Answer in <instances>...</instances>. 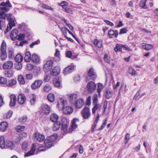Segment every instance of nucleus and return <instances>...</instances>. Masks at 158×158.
Here are the masks:
<instances>
[{"label":"nucleus","instance_id":"7c9ffc66","mask_svg":"<svg viewBox=\"0 0 158 158\" xmlns=\"http://www.w3.org/2000/svg\"><path fill=\"white\" fill-rule=\"evenodd\" d=\"M4 137L3 136L0 137V148L3 149L5 147Z\"/></svg>","mask_w":158,"mask_h":158},{"label":"nucleus","instance_id":"393cba45","mask_svg":"<svg viewBox=\"0 0 158 158\" xmlns=\"http://www.w3.org/2000/svg\"><path fill=\"white\" fill-rule=\"evenodd\" d=\"M141 46L143 49L147 50H150L153 48V46L151 44H146L144 43H142L141 44Z\"/></svg>","mask_w":158,"mask_h":158},{"label":"nucleus","instance_id":"dca6fc26","mask_svg":"<svg viewBox=\"0 0 158 158\" xmlns=\"http://www.w3.org/2000/svg\"><path fill=\"white\" fill-rule=\"evenodd\" d=\"M63 113L65 114H70L73 111V108L69 106H67L64 107L62 109Z\"/></svg>","mask_w":158,"mask_h":158},{"label":"nucleus","instance_id":"4be33fe9","mask_svg":"<svg viewBox=\"0 0 158 158\" xmlns=\"http://www.w3.org/2000/svg\"><path fill=\"white\" fill-rule=\"evenodd\" d=\"M60 69L58 67H54L52 71L51 72V74L53 76H55L58 75L60 73Z\"/></svg>","mask_w":158,"mask_h":158},{"label":"nucleus","instance_id":"9d476101","mask_svg":"<svg viewBox=\"0 0 158 158\" xmlns=\"http://www.w3.org/2000/svg\"><path fill=\"white\" fill-rule=\"evenodd\" d=\"M13 62L11 61H8L4 63L2 65L4 69H10L13 67Z\"/></svg>","mask_w":158,"mask_h":158},{"label":"nucleus","instance_id":"20e7f679","mask_svg":"<svg viewBox=\"0 0 158 158\" xmlns=\"http://www.w3.org/2000/svg\"><path fill=\"white\" fill-rule=\"evenodd\" d=\"M96 88V85L92 81H90L87 84V89L89 93H93Z\"/></svg>","mask_w":158,"mask_h":158},{"label":"nucleus","instance_id":"8fccbe9b","mask_svg":"<svg viewBox=\"0 0 158 158\" xmlns=\"http://www.w3.org/2000/svg\"><path fill=\"white\" fill-rule=\"evenodd\" d=\"M146 2V0H142L140 6L141 8L144 9L147 8V6L145 5Z\"/></svg>","mask_w":158,"mask_h":158},{"label":"nucleus","instance_id":"6e6552de","mask_svg":"<svg viewBox=\"0 0 158 158\" xmlns=\"http://www.w3.org/2000/svg\"><path fill=\"white\" fill-rule=\"evenodd\" d=\"M81 115L83 118L85 119L89 118L90 115L89 108L86 107H85L82 111Z\"/></svg>","mask_w":158,"mask_h":158},{"label":"nucleus","instance_id":"864d4df0","mask_svg":"<svg viewBox=\"0 0 158 158\" xmlns=\"http://www.w3.org/2000/svg\"><path fill=\"white\" fill-rule=\"evenodd\" d=\"M107 119H104V122H103L102 126L100 127L99 128H98L97 130L98 131H100V130H102L105 127V126H106V125L107 123Z\"/></svg>","mask_w":158,"mask_h":158},{"label":"nucleus","instance_id":"338daca9","mask_svg":"<svg viewBox=\"0 0 158 158\" xmlns=\"http://www.w3.org/2000/svg\"><path fill=\"white\" fill-rule=\"evenodd\" d=\"M22 67V66L21 64L17 63L15 65V69L17 70H19L21 69Z\"/></svg>","mask_w":158,"mask_h":158},{"label":"nucleus","instance_id":"58836bf2","mask_svg":"<svg viewBox=\"0 0 158 158\" xmlns=\"http://www.w3.org/2000/svg\"><path fill=\"white\" fill-rule=\"evenodd\" d=\"M15 60L18 63L21 62L23 60V57L20 54H18L15 56Z\"/></svg>","mask_w":158,"mask_h":158},{"label":"nucleus","instance_id":"c03bdc74","mask_svg":"<svg viewBox=\"0 0 158 158\" xmlns=\"http://www.w3.org/2000/svg\"><path fill=\"white\" fill-rule=\"evenodd\" d=\"M6 44L4 41L2 43L1 47V51H6Z\"/></svg>","mask_w":158,"mask_h":158},{"label":"nucleus","instance_id":"ea45409f","mask_svg":"<svg viewBox=\"0 0 158 158\" xmlns=\"http://www.w3.org/2000/svg\"><path fill=\"white\" fill-rule=\"evenodd\" d=\"M8 56L11 59L13 58L14 57V50L12 48H10L8 49Z\"/></svg>","mask_w":158,"mask_h":158},{"label":"nucleus","instance_id":"bf43d9fd","mask_svg":"<svg viewBox=\"0 0 158 158\" xmlns=\"http://www.w3.org/2000/svg\"><path fill=\"white\" fill-rule=\"evenodd\" d=\"M58 5L62 7L63 8H64V7L65 6H67L68 5V3L65 1H63L61 3H59Z\"/></svg>","mask_w":158,"mask_h":158},{"label":"nucleus","instance_id":"49530a36","mask_svg":"<svg viewBox=\"0 0 158 158\" xmlns=\"http://www.w3.org/2000/svg\"><path fill=\"white\" fill-rule=\"evenodd\" d=\"M41 7L46 10H50L52 11L54 10V8L51 7L50 6L46 4H43L41 6Z\"/></svg>","mask_w":158,"mask_h":158},{"label":"nucleus","instance_id":"603ef678","mask_svg":"<svg viewBox=\"0 0 158 158\" xmlns=\"http://www.w3.org/2000/svg\"><path fill=\"white\" fill-rule=\"evenodd\" d=\"M8 21L9 27V30H11L13 27H14L15 26V24L13 19Z\"/></svg>","mask_w":158,"mask_h":158},{"label":"nucleus","instance_id":"c756f323","mask_svg":"<svg viewBox=\"0 0 158 158\" xmlns=\"http://www.w3.org/2000/svg\"><path fill=\"white\" fill-rule=\"evenodd\" d=\"M122 44H116L114 48V50L116 52H121L122 51Z\"/></svg>","mask_w":158,"mask_h":158},{"label":"nucleus","instance_id":"e2e57ef3","mask_svg":"<svg viewBox=\"0 0 158 158\" xmlns=\"http://www.w3.org/2000/svg\"><path fill=\"white\" fill-rule=\"evenodd\" d=\"M12 14L9 13V14H6V17L7 20L9 21L13 19L12 18Z\"/></svg>","mask_w":158,"mask_h":158},{"label":"nucleus","instance_id":"a211bd4d","mask_svg":"<svg viewBox=\"0 0 158 158\" xmlns=\"http://www.w3.org/2000/svg\"><path fill=\"white\" fill-rule=\"evenodd\" d=\"M35 144H33L31 149L27 153L24 155L25 156H29L34 154L35 150Z\"/></svg>","mask_w":158,"mask_h":158},{"label":"nucleus","instance_id":"cd10ccee","mask_svg":"<svg viewBox=\"0 0 158 158\" xmlns=\"http://www.w3.org/2000/svg\"><path fill=\"white\" fill-rule=\"evenodd\" d=\"M94 44V45L99 48H101L102 46L103 42L102 40H98V39L95 40Z\"/></svg>","mask_w":158,"mask_h":158},{"label":"nucleus","instance_id":"39448f33","mask_svg":"<svg viewBox=\"0 0 158 158\" xmlns=\"http://www.w3.org/2000/svg\"><path fill=\"white\" fill-rule=\"evenodd\" d=\"M33 137L35 141L41 142L44 141L45 139L44 136L39 133L37 132L33 134Z\"/></svg>","mask_w":158,"mask_h":158},{"label":"nucleus","instance_id":"e433bc0d","mask_svg":"<svg viewBox=\"0 0 158 158\" xmlns=\"http://www.w3.org/2000/svg\"><path fill=\"white\" fill-rule=\"evenodd\" d=\"M30 102L31 105L34 104L36 99V96L34 94H32L31 95L30 97Z\"/></svg>","mask_w":158,"mask_h":158},{"label":"nucleus","instance_id":"6ab92c4d","mask_svg":"<svg viewBox=\"0 0 158 158\" xmlns=\"http://www.w3.org/2000/svg\"><path fill=\"white\" fill-rule=\"evenodd\" d=\"M18 31L17 29H14L12 30L11 32L10 37L11 39L13 40H14L18 37Z\"/></svg>","mask_w":158,"mask_h":158},{"label":"nucleus","instance_id":"3c124183","mask_svg":"<svg viewBox=\"0 0 158 158\" xmlns=\"http://www.w3.org/2000/svg\"><path fill=\"white\" fill-rule=\"evenodd\" d=\"M5 74L6 77H9L13 76V73L11 71H7L5 72Z\"/></svg>","mask_w":158,"mask_h":158},{"label":"nucleus","instance_id":"423d86ee","mask_svg":"<svg viewBox=\"0 0 158 158\" xmlns=\"http://www.w3.org/2000/svg\"><path fill=\"white\" fill-rule=\"evenodd\" d=\"M41 108L42 112L46 115H48L51 111L50 106L46 104H42L41 106Z\"/></svg>","mask_w":158,"mask_h":158},{"label":"nucleus","instance_id":"f257e3e1","mask_svg":"<svg viewBox=\"0 0 158 158\" xmlns=\"http://www.w3.org/2000/svg\"><path fill=\"white\" fill-rule=\"evenodd\" d=\"M0 6H2V7H0L1 11L4 13V17L1 18V19H2L5 20L6 19V14L5 11L7 12L9 10L10 8L12 7V5L10 3L9 0H7L6 2H2L0 3Z\"/></svg>","mask_w":158,"mask_h":158},{"label":"nucleus","instance_id":"4c0bfd02","mask_svg":"<svg viewBox=\"0 0 158 158\" xmlns=\"http://www.w3.org/2000/svg\"><path fill=\"white\" fill-rule=\"evenodd\" d=\"M48 100L51 102H53L55 100V96L52 93L49 94L47 97Z\"/></svg>","mask_w":158,"mask_h":158},{"label":"nucleus","instance_id":"2eb2a0df","mask_svg":"<svg viewBox=\"0 0 158 158\" xmlns=\"http://www.w3.org/2000/svg\"><path fill=\"white\" fill-rule=\"evenodd\" d=\"M26 100V98L24 94H21L18 95V102L20 104H23Z\"/></svg>","mask_w":158,"mask_h":158},{"label":"nucleus","instance_id":"72a5a7b5","mask_svg":"<svg viewBox=\"0 0 158 158\" xmlns=\"http://www.w3.org/2000/svg\"><path fill=\"white\" fill-rule=\"evenodd\" d=\"M60 123L59 122L55 123L53 126L52 129L54 131H56L59 129L60 127Z\"/></svg>","mask_w":158,"mask_h":158},{"label":"nucleus","instance_id":"1a4fd4ad","mask_svg":"<svg viewBox=\"0 0 158 158\" xmlns=\"http://www.w3.org/2000/svg\"><path fill=\"white\" fill-rule=\"evenodd\" d=\"M79 123V120L78 118H74L73 120L71 127L69 129V131L72 132L77 127V124Z\"/></svg>","mask_w":158,"mask_h":158},{"label":"nucleus","instance_id":"473e14b6","mask_svg":"<svg viewBox=\"0 0 158 158\" xmlns=\"http://www.w3.org/2000/svg\"><path fill=\"white\" fill-rule=\"evenodd\" d=\"M61 126H69V120L65 118H63L61 119Z\"/></svg>","mask_w":158,"mask_h":158},{"label":"nucleus","instance_id":"de8ad7c7","mask_svg":"<svg viewBox=\"0 0 158 158\" xmlns=\"http://www.w3.org/2000/svg\"><path fill=\"white\" fill-rule=\"evenodd\" d=\"M103 88V86L102 85L101 83H98V88L97 91L99 95H100V92L102 90Z\"/></svg>","mask_w":158,"mask_h":158},{"label":"nucleus","instance_id":"680f3d73","mask_svg":"<svg viewBox=\"0 0 158 158\" xmlns=\"http://www.w3.org/2000/svg\"><path fill=\"white\" fill-rule=\"evenodd\" d=\"M25 37V35L24 34H20L18 35L17 39L19 40H23Z\"/></svg>","mask_w":158,"mask_h":158},{"label":"nucleus","instance_id":"f704fd0d","mask_svg":"<svg viewBox=\"0 0 158 158\" xmlns=\"http://www.w3.org/2000/svg\"><path fill=\"white\" fill-rule=\"evenodd\" d=\"M5 145L6 147L11 149H13L14 146V144L13 142L9 140L6 141V144Z\"/></svg>","mask_w":158,"mask_h":158},{"label":"nucleus","instance_id":"7ed1b4c3","mask_svg":"<svg viewBox=\"0 0 158 158\" xmlns=\"http://www.w3.org/2000/svg\"><path fill=\"white\" fill-rule=\"evenodd\" d=\"M93 104L94 106L92 108V113H95L97 110H99L100 109L101 105L100 104H98V95L94 94L93 96Z\"/></svg>","mask_w":158,"mask_h":158},{"label":"nucleus","instance_id":"37998d69","mask_svg":"<svg viewBox=\"0 0 158 158\" xmlns=\"http://www.w3.org/2000/svg\"><path fill=\"white\" fill-rule=\"evenodd\" d=\"M16 83V81L15 79H12L8 81L7 85L8 86H12L15 85Z\"/></svg>","mask_w":158,"mask_h":158},{"label":"nucleus","instance_id":"6e6d98bb","mask_svg":"<svg viewBox=\"0 0 158 158\" xmlns=\"http://www.w3.org/2000/svg\"><path fill=\"white\" fill-rule=\"evenodd\" d=\"M25 128V126H18L16 128V131L19 132H21L23 131Z\"/></svg>","mask_w":158,"mask_h":158},{"label":"nucleus","instance_id":"69168bd1","mask_svg":"<svg viewBox=\"0 0 158 158\" xmlns=\"http://www.w3.org/2000/svg\"><path fill=\"white\" fill-rule=\"evenodd\" d=\"M40 43L39 40H37L34 42H32L30 45V47L31 48H32L34 46Z\"/></svg>","mask_w":158,"mask_h":158},{"label":"nucleus","instance_id":"774afa93","mask_svg":"<svg viewBox=\"0 0 158 158\" xmlns=\"http://www.w3.org/2000/svg\"><path fill=\"white\" fill-rule=\"evenodd\" d=\"M122 48L125 50L130 52L131 51H132L131 49H130V48L128 47L126 45H122Z\"/></svg>","mask_w":158,"mask_h":158},{"label":"nucleus","instance_id":"9b49d317","mask_svg":"<svg viewBox=\"0 0 158 158\" xmlns=\"http://www.w3.org/2000/svg\"><path fill=\"white\" fill-rule=\"evenodd\" d=\"M74 69V65L72 64L66 67L64 70L63 73L65 75L71 73Z\"/></svg>","mask_w":158,"mask_h":158},{"label":"nucleus","instance_id":"ddd939ff","mask_svg":"<svg viewBox=\"0 0 158 158\" xmlns=\"http://www.w3.org/2000/svg\"><path fill=\"white\" fill-rule=\"evenodd\" d=\"M42 83V81L40 80H35L31 85V87L33 89H35L40 87Z\"/></svg>","mask_w":158,"mask_h":158},{"label":"nucleus","instance_id":"f03ea898","mask_svg":"<svg viewBox=\"0 0 158 158\" xmlns=\"http://www.w3.org/2000/svg\"><path fill=\"white\" fill-rule=\"evenodd\" d=\"M57 139V136L56 134H53L48 137L44 141L45 146L48 148L51 147L53 145V142Z\"/></svg>","mask_w":158,"mask_h":158},{"label":"nucleus","instance_id":"a878e982","mask_svg":"<svg viewBox=\"0 0 158 158\" xmlns=\"http://www.w3.org/2000/svg\"><path fill=\"white\" fill-rule=\"evenodd\" d=\"M108 35L110 37L112 38V36H114L116 38L118 35V31L117 30L114 31L113 30H110L108 31Z\"/></svg>","mask_w":158,"mask_h":158},{"label":"nucleus","instance_id":"2f4dec72","mask_svg":"<svg viewBox=\"0 0 158 158\" xmlns=\"http://www.w3.org/2000/svg\"><path fill=\"white\" fill-rule=\"evenodd\" d=\"M128 72L132 76H135L137 73L135 70L131 66L128 68Z\"/></svg>","mask_w":158,"mask_h":158},{"label":"nucleus","instance_id":"bb28decb","mask_svg":"<svg viewBox=\"0 0 158 158\" xmlns=\"http://www.w3.org/2000/svg\"><path fill=\"white\" fill-rule=\"evenodd\" d=\"M59 118V117L56 114H53L50 116V119L51 121L54 123L57 122V121Z\"/></svg>","mask_w":158,"mask_h":158},{"label":"nucleus","instance_id":"5fc2aeb1","mask_svg":"<svg viewBox=\"0 0 158 158\" xmlns=\"http://www.w3.org/2000/svg\"><path fill=\"white\" fill-rule=\"evenodd\" d=\"M52 89L51 87L48 85H46L44 87V90L45 91L48 93Z\"/></svg>","mask_w":158,"mask_h":158},{"label":"nucleus","instance_id":"f8f14e48","mask_svg":"<svg viewBox=\"0 0 158 158\" xmlns=\"http://www.w3.org/2000/svg\"><path fill=\"white\" fill-rule=\"evenodd\" d=\"M69 101L71 104H74L76 102L77 95L76 94H71L69 95Z\"/></svg>","mask_w":158,"mask_h":158},{"label":"nucleus","instance_id":"09e8293b","mask_svg":"<svg viewBox=\"0 0 158 158\" xmlns=\"http://www.w3.org/2000/svg\"><path fill=\"white\" fill-rule=\"evenodd\" d=\"M60 52L58 49H56V52L55 53V57H56V61H58L60 60Z\"/></svg>","mask_w":158,"mask_h":158},{"label":"nucleus","instance_id":"79ce46f5","mask_svg":"<svg viewBox=\"0 0 158 158\" xmlns=\"http://www.w3.org/2000/svg\"><path fill=\"white\" fill-rule=\"evenodd\" d=\"M68 126H61V129L62 131L63 132L64 134H66L68 133H70L69 131V129H68Z\"/></svg>","mask_w":158,"mask_h":158},{"label":"nucleus","instance_id":"13d9d810","mask_svg":"<svg viewBox=\"0 0 158 158\" xmlns=\"http://www.w3.org/2000/svg\"><path fill=\"white\" fill-rule=\"evenodd\" d=\"M18 28L22 30H24L27 28V26L25 23H22L19 25Z\"/></svg>","mask_w":158,"mask_h":158},{"label":"nucleus","instance_id":"aec40b11","mask_svg":"<svg viewBox=\"0 0 158 158\" xmlns=\"http://www.w3.org/2000/svg\"><path fill=\"white\" fill-rule=\"evenodd\" d=\"M65 101L62 98H60L58 101L57 107L59 109H62L64 106Z\"/></svg>","mask_w":158,"mask_h":158},{"label":"nucleus","instance_id":"0eeeda50","mask_svg":"<svg viewBox=\"0 0 158 158\" xmlns=\"http://www.w3.org/2000/svg\"><path fill=\"white\" fill-rule=\"evenodd\" d=\"M53 64V62L52 60H49L47 61L44 67V71L46 72L49 71L52 69Z\"/></svg>","mask_w":158,"mask_h":158},{"label":"nucleus","instance_id":"4468645a","mask_svg":"<svg viewBox=\"0 0 158 158\" xmlns=\"http://www.w3.org/2000/svg\"><path fill=\"white\" fill-rule=\"evenodd\" d=\"M88 76L90 77L93 79H94L97 78V75L94 71L93 68H90L88 72Z\"/></svg>","mask_w":158,"mask_h":158},{"label":"nucleus","instance_id":"c9c22d12","mask_svg":"<svg viewBox=\"0 0 158 158\" xmlns=\"http://www.w3.org/2000/svg\"><path fill=\"white\" fill-rule=\"evenodd\" d=\"M113 95V92L110 90H107L105 93V96L106 98L109 99Z\"/></svg>","mask_w":158,"mask_h":158},{"label":"nucleus","instance_id":"412c9836","mask_svg":"<svg viewBox=\"0 0 158 158\" xmlns=\"http://www.w3.org/2000/svg\"><path fill=\"white\" fill-rule=\"evenodd\" d=\"M8 127L7 123L6 122H3L0 124V131L4 132L6 131Z\"/></svg>","mask_w":158,"mask_h":158},{"label":"nucleus","instance_id":"a18cd8bd","mask_svg":"<svg viewBox=\"0 0 158 158\" xmlns=\"http://www.w3.org/2000/svg\"><path fill=\"white\" fill-rule=\"evenodd\" d=\"M18 81L21 84H23L25 83V81L24 78L22 75H20L18 76Z\"/></svg>","mask_w":158,"mask_h":158},{"label":"nucleus","instance_id":"a19ab883","mask_svg":"<svg viewBox=\"0 0 158 158\" xmlns=\"http://www.w3.org/2000/svg\"><path fill=\"white\" fill-rule=\"evenodd\" d=\"M7 57V53L6 51H1V55L0 58L1 60L3 61L5 60Z\"/></svg>","mask_w":158,"mask_h":158},{"label":"nucleus","instance_id":"4d7b16f0","mask_svg":"<svg viewBox=\"0 0 158 158\" xmlns=\"http://www.w3.org/2000/svg\"><path fill=\"white\" fill-rule=\"evenodd\" d=\"M54 84L55 86L59 87L60 86V83L59 79H55L53 80Z\"/></svg>","mask_w":158,"mask_h":158},{"label":"nucleus","instance_id":"b1692460","mask_svg":"<svg viewBox=\"0 0 158 158\" xmlns=\"http://www.w3.org/2000/svg\"><path fill=\"white\" fill-rule=\"evenodd\" d=\"M31 60L34 63H37L40 62V58L37 54H34L32 55Z\"/></svg>","mask_w":158,"mask_h":158},{"label":"nucleus","instance_id":"c85d7f7f","mask_svg":"<svg viewBox=\"0 0 158 158\" xmlns=\"http://www.w3.org/2000/svg\"><path fill=\"white\" fill-rule=\"evenodd\" d=\"M24 60L27 62H30L31 60V55L29 52H27L25 54L24 58Z\"/></svg>","mask_w":158,"mask_h":158},{"label":"nucleus","instance_id":"0e129e2a","mask_svg":"<svg viewBox=\"0 0 158 158\" xmlns=\"http://www.w3.org/2000/svg\"><path fill=\"white\" fill-rule=\"evenodd\" d=\"M7 82L6 79L3 77H0V84H6Z\"/></svg>","mask_w":158,"mask_h":158},{"label":"nucleus","instance_id":"5701e85b","mask_svg":"<svg viewBox=\"0 0 158 158\" xmlns=\"http://www.w3.org/2000/svg\"><path fill=\"white\" fill-rule=\"evenodd\" d=\"M10 105L11 106H13L16 104V97L14 94H12L10 96Z\"/></svg>","mask_w":158,"mask_h":158},{"label":"nucleus","instance_id":"052dcab7","mask_svg":"<svg viewBox=\"0 0 158 158\" xmlns=\"http://www.w3.org/2000/svg\"><path fill=\"white\" fill-rule=\"evenodd\" d=\"M27 143L26 142H24L22 144V148L23 149L26 150L27 147Z\"/></svg>","mask_w":158,"mask_h":158},{"label":"nucleus","instance_id":"f3484780","mask_svg":"<svg viewBox=\"0 0 158 158\" xmlns=\"http://www.w3.org/2000/svg\"><path fill=\"white\" fill-rule=\"evenodd\" d=\"M84 104V102L83 99H79L77 100L74 103L75 106L76 108L80 109L82 107Z\"/></svg>","mask_w":158,"mask_h":158}]
</instances>
